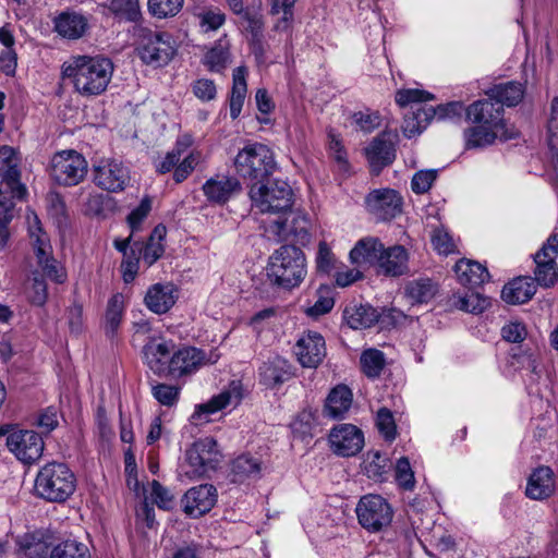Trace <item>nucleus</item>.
<instances>
[{"label": "nucleus", "mask_w": 558, "mask_h": 558, "mask_svg": "<svg viewBox=\"0 0 558 558\" xmlns=\"http://www.w3.org/2000/svg\"><path fill=\"white\" fill-rule=\"evenodd\" d=\"M241 385L238 381H232L228 390L222 391L218 396L213 397L208 402L196 407L193 417L201 416L202 414L215 413L227 405L233 403L236 405L241 401Z\"/></svg>", "instance_id": "obj_29"}, {"label": "nucleus", "mask_w": 558, "mask_h": 558, "mask_svg": "<svg viewBox=\"0 0 558 558\" xmlns=\"http://www.w3.org/2000/svg\"><path fill=\"white\" fill-rule=\"evenodd\" d=\"M54 28L62 37L77 39L86 33L88 28V21L82 14L64 12L56 19Z\"/></svg>", "instance_id": "obj_31"}, {"label": "nucleus", "mask_w": 558, "mask_h": 558, "mask_svg": "<svg viewBox=\"0 0 558 558\" xmlns=\"http://www.w3.org/2000/svg\"><path fill=\"white\" fill-rule=\"evenodd\" d=\"M378 265L385 275L401 276L408 269V253L401 245L384 248Z\"/></svg>", "instance_id": "obj_32"}, {"label": "nucleus", "mask_w": 558, "mask_h": 558, "mask_svg": "<svg viewBox=\"0 0 558 558\" xmlns=\"http://www.w3.org/2000/svg\"><path fill=\"white\" fill-rule=\"evenodd\" d=\"M536 264L535 280L542 287L549 288L558 280L556 262L534 260Z\"/></svg>", "instance_id": "obj_50"}, {"label": "nucleus", "mask_w": 558, "mask_h": 558, "mask_svg": "<svg viewBox=\"0 0 558 558\" xmlns=\"http://www.w3.org/2000/svg\"><path fill=\"white\" fill-rule=\"evenodd\" d=\"M35 424L40 429L43 434H49L58 426V411L53 407H48L44 411H41Z\"/></svg>", "instance_id": "obj_61"}, {"label": "nucleus", "mask_w": 558, "mask_h": 558, "mask_svg": "<svg viewBox=\"0 0 558 558\" xmlns=\"http://www.w3.org/2000/svg\"><path fill=\"white\" fill-rule=\"evenodd\" d=\"M183 3L184 0H148V9L154 16L165 19L177 15Z\"/></svg>", "instance_id": "obj_48"}, {"label": "nucleus", "mask_w": 558, "mask_h": 558, "mask_svg": "<svg viewBox=\"0 0 558 558\" xmlns=\"http://www.w3.org/2000/svg\"><path fill=\"white\" fill-rule=\"evenodd\" d=\"M352 404V392L344 386L335 387L326 399L324 412L333 420L342 418Z\"/></svg>", "instance_id": "obj_36"}, {"label": "nucleus", "mask_w": 558, "mask_h": 558, "mask_svg": "<svg viewBox=\"0 0 558 558\" xmlns=\"http://www.w3.org/2000/svg\"><path fill=\"white\" fill-rule=\"evenodd\" d=\"M454 305L466 313L481 314L490 305V301L478 292L468 291L457 299Z\"/></svg>", "instance_id": "obj_45"}, {"label": "nucleus", "mask_w": 558, "mask_h": 558, "mask_svg": "<svg viewBox=\"0 0 558 558\" xmlns=\"http://www.w3.org/2000/svg\"><path fill=\"white\" fill-rule=\"evenodd\" d=\"M216 502L217 489L210 484L192 487L182 498L183 511L192 518H199L209 512Z\"/></svg>", "instance_id": "obj_15"}, {"label": "nucleus", "mask_w": 558, "mask_h": 558, "mask_svg": "<svg viewBox=\"0 0 558 558\" xmlns=\"http://www.w3.org/2000/svg\"><path fill=\"white\" fill-rule=\"evenodd\" d=\"M295 354L302 366L317 367L326 355L323 336L315 331H308L296 342Z\"/></svg>", "instance_id": "obj_20"}, {"label": "nucleus", "mask_w": 558, "mask_h": 558, "mask_svg": "<svg viewBox=\"0 0 558 558\" xmlns=\"http://www.w3.org/2000/svg\"><path fill=\"white\" fill-rule=\"evenodd\" d=\"M106 7L113 14L124 16L129 21H136L140 15L137 0H108Z\"/></svg>", "instance_id": "obj_51"}, {"label": "nucleus", "mask_w": 558, "mask_h": 558, "mask_svg": "<svg viewBox=\"0 0 558 558\" xmlns=\"http://www.w3.org/2000/svg\"><path fill=\"white\" fill-rule=\"evenodd\" d=\"M434 99V95L421 89H400L396 93V102L400 107H420L422 102Z\"/></svg>", "instance_id": "obj_49"}, {"label": "nucleus", "mask_w": 558, "mask_h": 558, "mask_svg": "<svg viewBox=\"0 0 558 558\" xmlns=\"http://www.w3.org/2000/svg\"><path fill=\"white\" fill-rule=\"evenodd\" d=\"M7 446L19 460L33 463L41 457L45 444L38 433L20 429L8 435Z\"/></svg>", "instance_id": "obj_12"}, {"label": "nucleus", "mask_w": 558, "mask_h": 558, "mask_svg": "<svg viewBox=\"0 0 558 558\" xmlns=\"http://www.w3.org/2000/svg\"><path fill=\"white\" fill-rule=\"evenodd\" d=\"M0 172L2 173V182L12 195L22 199L26 195V187L21 183V172L19 170V157L16 150L8 145L0 146Z\"/></svg>", "instance_id": "obj_16"}, {"label": "nucleus", "mask_w": 558, "mask_h": 558, "mask_svg": "<svg viewBox=\"0 0 558 558\" xmlns=\"http://www.w3.org/2000/svg\"><path fill=\"white\" fill-rule=\"evenodd\" d=\"M554 489L553 471L548 466H539L530 475L525 494L531 499L542 500L549 497Z\"/></svg>", "instance_id": "obj_26"}, {"label": "nucleus", "mask_w": 558, "mask_h": 558, "mask_svg": "<svg viewBox=\"0 0 558 558\" xmlns=\"http://www.w3.org/2000/svg\"><path fill=\"white\" fill-rule=\"evenodd\" d=\"M260 381L270 388L282 385L292 377L291 365L281 356H274L259 368Z\"/></svg>", "instance_id": "obj_24"}, {"label": "nucleus", "mask_w": 558, "mask_h": 558, "mask_svg": "<svg viewBox=\"0 0 558 558\" xmlns=\"http://www.w3.org/2000/svg\"><path fill=\"white\" fill-rule=\"evenodd\" d=\"M17 558H49L52 543L38 534H26L19 539Z\"/></svg>", "instance_id": "obj_33"}, {"label": "nucleus", "mask_w": 558, "mask_h": 558, "mask_svg": "<svg viewBox=\"0 0 558 558\" xmlns=\"http://www.w3.org/2000/svg\"><path fill=\"white\" fill-rule=\"evenodd\" d=\"M94 171L96 185L112 193L123 191L130 180L128 169L117 160H102Z\"/></svg>", "instance_id": "obj_14"}, {"label": "nucleus", "mask_w": 558, "mask_h": 558, "mask_svg": "<svg viewBox=\"0 0 558 558\" xmlns=\"http://www.w3.org/2000/svg\"><path fill=\"white\" fill-rule=\"evenodd\" d=\"M558 257V234L553 233L543 244L541 250L534 255V260L554 263Z\"/></svg>", "instance_id": "obj_62"}, {"label": "nucleus", "mask_w": 558, "mask_h": 558, "mask_svg": "<svg viewBox=\"0 0 558 558\" xmlns=\"http://www.w3.org/2000/svg\"><path fill=\"white\" fill-rule=\"evenodd\" d=\"M335 305V300L332 296V291L328 286H322L317 290V300L315 303L310 306L305 313L311 317H318L324 315L332 310Z\"/></svg>", "instance_id": "obj_46"}, {"label": "nucleus", "mask_w": 558, "mask_h": 558, "mask_svg": "<svg viewBox=\"0 0 558 558\" xmlns=\"http://www.w3.org/2000/svg\"><path fill=\"white\" fill-rule=\"evenodd\" d=\"M486 95L504 108V106H517L523 99L524 92L520 83L507 82L494 85L486 92Z\"/></svg>", "instance_id": "obj_37"}, {"label": "nucleus", "mask_w": 558, "mask_h": 558, "mask_svg": "<svg viewBox=\"0 0 558 558\" xmlns=\"http://www.w3.org/2000/svg\"><path fill=\"white\" fill-rule=\"evenodd\" d=\"M174 344L171 341L150 340L143 348L147 366L159 376H168Z\"/></svg>", "instance_id": "obj_23"}, {"label": "nucleus", "mask_w": 558, "mask_h": 558, "mask_svg": "<svg viewBox=\"0 0 558 558\" xmlns=\"http://www.w3.org/2000/svg\"><path fill=\"white\" fill-rule=\"evenodd\" d=\"M262 460L251 453L236 457L231 463L232 482L241 483L247 478H259L262 475Z\"/></svg>", "instance_id": "obj_34"}, {"label": "nucleus", "mask_w": 558, "mask_h": 558, "mask_svg": "<svg viewBox=\"0 0 558 558\" xmlns=\"http://www.w3.org/2000/svg\"><path fill=\"white\" fill-rule=\"evenodd\" d=\"M50 174L58 184L77 185L87 174V161L75 150L57 153L51 160Z\"/></svg>", "instance_id": "obj_8"}, {"label": "nucleus", "mask_w": 558, "mask_h": 558, "mask_svg": "<svg viewBox=\"0 0 558 558\" xmlns=\"http://www.w3.org/2000/svg\"><path fill=\"white\" fill-rule=\"evenodd\" d=\"M438 292V286L429 278L409 281L404 287L405 296L411 304H423L432 301Z\"/></svg>", "instance_id": "obj_38"}, {"label": "nucleus", "mask_w": 558, "mask_h": 558, "mask_svg": "<svg viewBox=\"0 0 558 558\" xmlns=\"http://www.w3.org/2000/svg\"><path fill=\"white\" fill-rule=\"evenodd\" d=\"M113 70L108 58L78 56L63 65L62 73L82 96H98L107 89Z\"/></svg>", "instance_id": "obj_1"}, {"label": "nucleus", "mask_w": 558, "mask_h": 558, "mask_svg": "<svg viewBox=\"0 0 558 558\" xmlns=\"http://www.w3.org/2000/svg\"><path fill=\"white\" fill-rule=\"evenodd\" d=\"M229 57V51L221 44L213 47L205 56V63L210 71H220L226 66Z\"/></svg>", "instance_id": "obj_56"}, {"label": "nucleus", "mask_w": 558, "mask_h": 558, "mask_svg": "<svg viewBox=\"0 0 558 558\" xmlns=\"http://www.w3.org/2000/svg\"><path fill=\"white\" fill-rule=\"evenodd\" d=\"M166 234L167 228L159 223L154 228L150 236L148 238L142 253L143 259L148 266H151L162 256L165 247L161 242Z\"/></svg>", "instance_id": "obj_41"}, {"label": "nucleus", "mask_w": 558, "mask_h": 558, "mask_svg": "<svg viewBox=\"0 0 558 558\" xmlns=\"http://www.w3.org/2000/svg\"><path fill=\"white\" fill-rule=\"evenodd\" d=\"M361 468L368 478L375 482H384L390 469V461L379 451H369L366 453Z\"/></svg>", "instance_id": "obj_40"}, {"label": "nucleus", "mask_w": 558, "mask_h": 558, "mask_svg": "<svg viewBox=\"0 0 558 558\" xmlns=\"http://www.w3.org/2000/svg\"><path fill=\"white\" fill-rule=\"evenodd\" d=\"M335 256L325 241L319 242L316 267L319 272L329 274L335 268Z\"/></svg>", "instance_id": "obj_60"}, {"label": "nucleus", "mask_w": 558, "mask_h": 558, "mask_svg": "<svg viewBox=\"0 0 558 558\" xmlns=\"http://www.w3.org/2000/svg\"><path fill=\"white\" fill-rule=\"evenodd\" d=\"M365 153L371 171L375 175H378L385 167L391 165L396 159L395 145L386 132L375 137L365 148Z\"/></svg>", "instance_id": "obj_19"}, {"label": "nucleus", "mask_w": 558, "mask_h": 558, "mask_svg": "<svg viewBox=\"0 0 558 558\" xmlns=\"http://www.w3.org/2000/svg\"><path fill=\"white\" fill-rule=\"evenodd\" d=\"M536 292V286L531 277H518L508 282L501 291V299L512 305L529 302Z\"/></svg>", "instance_id": "obj_25"}, {"label": "nucleus", "mask_w": 558, "mask_h": 558, "mask_svg": "<svg viewBox=\"0 0 558 558\" xmlns=\"http://www.w3.org/2000/svg\"><path fill=\"white\" fill-rule=\"evenodd\" d=\"M217 447V441L211 437L196 440L185 452L190 466L186 474L196 478L207 476L209 472L215 471L221 458Z\"/></svg>", "instance_id": "obj_7"}, {"label": "nucleus", "mask_w": 558, "mask_h": 558, "mask_svg": "<svg viewBox=\"0 0 558 558\" xmlns=\"http://www.w3.org/2000/svg\"><path fill=\"white\" fill-rule=\"evenodd\" d=\"M137 50L142 61L155 68L168 64L175 52L169 35L151 32L143 35Z\"/></svg>", "instance_id": "obj_9"}, {"label": "nucleus", "mask_w": 558, "mask_h": 558, "mask_svg": "<svg viewBox=\"0 0 558 558\" xmlns=\"http://www.w3.org/2000/svg\"><path fill=\"white\" fill-rule=\"evenodd\" d=\"M548 146L553 153V161L558 165V97L550 104V117L548 119Z\"/></svg>", "instance_id": "obj_47"}, {"label": "nucleus", "mask_w": 558, "mask_h": 558, "mask_svg": "<svg viewBox=\"0 0 558 558\" xmlns=\"http://www.w3.org/2000/svg\"><path fill=\"white\" fill-rule=\"evenodd\" d=\"M361 367L368 378H377L381 374L386 361L385 354L377 349H367L361 355Z\"/></svg>", "instance_id": "obj_44"}, {"label": "nucleus", "mask_w": 558, "mask_h": 558, "mask_svg": "<svg viewBox=\"0 0 558 558\" xmlns=\"http://www.w3.org/2000/svg\"><path fill=\"white\" fill-rule=\"evenodd\" d=\"M437 178L436 170H426L416 172L411 182L412 191L416 194L426 193Z\"/></svg>", "instance_id": "obj_59"}, {"label": "nucleus", "mask_w": 558, "mask_h": 558, "mask_svg": "<svg viewBox=\"0 0 558 558\" xmlns=\"http://www.w3.org/2000/svg\"><path fill=\"white\" fill-rule=\"evenodd\" d=\"M209 361L203 350L185 347L172 353L168 376L181 377L196 372Z\"/></svg>", "instance_id": "obj_18"}, {"label": "nucleus", "mask_w": 558, "mask_h": 558, "mask_svg": "<svg viewBox=\"0 0 558 558\" xmlns=\"http://www.w3.org/2000/svg\"><path fill=\"white\" fill-rule=\"evenodd\" d=\"M376 425L386 440L391 441L396 438L395 418L391 411L387 408H381L377 412Z\"/></svg>", "instance_id": "obj_53"}, {"label": "nucleus", "mask_w": 558, "mask_h": 558, "mask_svg": "<svg viewBox=\"0 0 558 558\" xmlns=\"http://www.w3.org/2000/svg\"><path fill=\"white\" fill-rule=\"evenodd\" d=\"M150 496L160 509L170 510L173 506V495L156 480L151 482Z\"/></svg>", "instance_id": "obj_57"}, {"label": "nucleus", "mask_w": 558, "mask_h": 558, "mask_svg": "<svg viewBox=\"0 0 558 558\" xmlns=\"http://www.w3.org/2000/svg\"><path fill=\"white\" fill-rule=\"evenodd\" d=\"M193 94L202 101H210L215 99L217 89L214 81L208 78H199L193 83Z\"/></svg>", "instance_id": "obj_63"}, {"label": "nucleus", "mask_w": 558, "mask_h": 558, "mask_svg": "<svg viewBox=\"0 0 558 558\" xmlns=\"http://www.w3.org/2000/svg\"><path fill=\"white\" fill-rule=\"evenodd\" d=\"M292 219L282 218L271 220L268 222L266 231L275 236L277 241H287L290 235L295 236L299 240L307 238L308 221L305 216L301 214L289 213Z\"/></svg>", "instance_id": "obj_21"}, {"label": "nucleus", "mask_w": 558, "mask_h": 558, "mask_svg": "<svg viewBox=\"0 0 558 558\" xmlns=\"http://www.w3.org/2000/svg\"><path fill=\"white\" fill-rule=\"evenodd\" d=\"M343 317L350 328L365 329L378 322L379 314L368 304L351 303L344 307Z\"/></svg>", "instance_id": "obj_27"}, {"label": "nucleus", "mask_w": 558, "mask_h": 558, "mask_svg": "<svg viewBox=\"0 0 558 558\" xmlns=\"http://www.w3.org/2000/svg\"><path fill=\"white\" fill-rule=\"evenodd\" d=\"M34 488L47 501L63 502L75 492L76 477L65 463L49 462L37 473Z\"/></svg>", "instance_id": "obj_3"}, {"label": "nucleus", "mask_w": 558, "mask_h": 558, "mask_svg": "<svg viewBox=\"0 0 558 558\" xmlns=\"http://www.w3.org/2000/svg\"><path fill=\"white\" fill-rule=\"evenodd\" d=\"M202 190L208 202L223 205L241 193L242 184L235 177L217 174L208 179Z\"/></svg>", "instance_id": "obj_17"}, {"label": "nucleus", "mask_w": 558, "mask_h": 558, "mask_svg": "<svg viewBox=\"0 0 558 558\" xmlns=\"http://www.w3.org/2000/svg\"><path fill=\"white\" fill-rule=\"evenodd\" d=\"M201 161V154L197 151H191L186 157L179 161L178 166L174 169L173 179L177 183L183 182L191 172L195 169V167Z\"/></svg>", "instance_id": "obj_55"}, {"label": "nucleus", "mask_w": 558, "mask_h": 558, "mask_svg": "<svg viewBox=\"0 0 558 558\" xmlns=\"http://www.w3.org/2000/svg\"><path fill=\"white\" fill-rule=\"evenodd\" d=\"M466 120L472 124H482L498 130H509L504 120V108L489 97L474 101L465 109Z\"/></svg>", "instance_id": "obj_13"}, {"label": "nucleus", "mask_w": 558, "mask_h": 558, "mask_svg": "<svg viewBox=\"0 0 558 558\" xmlns=\"http://www.w3.org/2000/svg\"><path fill=\"white\" fill-rule=\"evenodd\" d=\"M430 241L434 250L439 254L448 255L454 252V242L444 227H437L433 230Z\"/></svg>", "instance_id": "obj_52"}, {"label": "nucleus", "mask_w": 558, "mask_h": 558, "mask_svg": "<svg viewBox=\"0 0 558 558\" xmlns=\"http://www.w3.org/2000/svg\"><path fill=\"white\" fill-rule=\"evenodd\" d=\"M359 523L368 532H380L390 525L393 511L390 505L379 495L363 496L355 509Z\"/></svg>", "instance_id": "obj_6"}, {"label": "nucleus", "mask_w": 558, "mask_h": 558, "mask_svg": "<svg viewBox=\"0 0 558 558\" xmlns=\"http://www.w3.org/2000/svg\"><path fill=\"white\" fill-rule=\"evenodd\" d=\"M368 213L377 221H390L402 213L401 195L392 189L372 191L365 198Z\"/></svg>", "instance_id": "obj_10"}, {"label": "nucleus", "mask_w": 558, "mask_h": 558, "mask_svg": "<svg viewBox=\"0 0 558 558\" xmlns=\"http://www.w3.org/2000/svg\"><path fill=\"white\" fill-rule=\"evenodd\" d=\"M384 244L378 238L361 239L350 252V259L353 264H378L384 254Z\"/></svg>", "instance_id": "obj_28"}, {"label": "nucleus", "mask_w": 558, "mask_h": 558, "mask_svg": "<svg viewBox=\"0 0 558 558\" xmlns=\"http://www.w3.org/2000/svg\"><path fill=\"white\" fill-rule=\"evenodd\" d=\"M146 306L156 314L167 313L175 303L171 286L154 284L145 295Z\"/></svg>", "instance_id": "obj_35"}, {"label": "nucleus", "mask_w": 558, "mask_h": 558, "mask_svg": "<svg viewBox=\"0 0 558 558\" xmlns=\"http://www.w3.org/2000/svg\"><path fill=\"white\" fill-rule=\"evenodd\" d=\"M49 558H92V556L85 544L68 539L53 545Z\"/></svg>", "instance_id": "obj_42"}, {"label": "nucleus", "mask_w": 558, "mask_h": 558, "mask_svg": "<svg viewBox=\"0 0 558 558\" xmlns=\"http://www.w3.org/2000/svg\"><path fill=\"white\" fill-rule=\"evenodd\" d=\"M151 210V201L145 197L141 201L140 205L133 209L128 216V222L132 231H136L143 220L148 216Z\"/></svg>", "instance_id": "obj_64"}, {"label": "nucleus", "mask_w": 558, "mask_h": 558, "mask_svg": "<svg viewBox=\"0 0 558 558\" xmlns=\"http://www.w3.org/2000/svg\"><path fill=\"white\" fill-rule=\"evenodd\" d=\"M253 206L260 213L286 216L291 213L293 205V191L281 180L253 183L248 192Z\"/></svg>", "instance_id": "obj_4"}, {"label": "nucleus", "mask_w": 558, "mask_h": 558, "mask_svg": "<svg viewBox=\"0 0 558 558\" xmlns=\"http://www.w3.org/2000/svg\"><path fill=\"white\" fill-rule=\"evenodd\" d=\"M329 442L335 454L354 457L364 447V434L353 424H339L330 430Z\"/></svg>", "instance_id": "obj_11"}, {"label": "nucleus", "mask_w": 558, "mask_h": 558, "mask_svg": "<svg viewBox=\"0 0 558 558\" xmlns=\"http://www.w3.org/2000/svg\"><path fill=\"white\" fill-rule=\"evenodd\" d=\"M465 147L468 149L485 147L495 142L496 138L509 141L518 137L519 132L515 129L498 130L482 124H474L464 130Z\"/></svg>", "instance_id": "obj_22"}, {"label": "nucleus", "mask_w": 558, "mask_h": 558, "mask_svg": "<svg viewBox=\"0 0 558 558\" xmlns=\"http://www.w3.org/2000/svg\"><path fill=\"white\" fill-rule=\"evenodd\" d=\"M396 480L399 485L405 489H412L414 486V474L411 470L410 461L405 457H402L397 461Z\"/></svg>", "instance_id": "obj_58"}, {"label": "nucleus", "mask_w": 558, "mask_h": 558, "mask_svg": "<svg viewBox=\"0 0 558 558\" xmlns=\"http://www.w3.org/2000/svg\"><path fill=\"white\" fill-rule=\"evenodd\" d=\"M457 279L462 286L474 288L484 283L489 278L487 269L480 263L460 259L454 265Z\"/></svg>", "instance_id": "obj_30"}, {"label": "nucleus", "mask_w": 558, "mask_h": 558, "mask_svg": "<svg viewBox=\"0 0 558 558\" xmlns=\"http://www.w3.org/2000/svg\"><path fill=\"white\" fill-rule=\"evenodd\" d=\"M151 392L162 405L172 407L179 399L180 388L167 384H158L153 387Z\"/></svg>", "instance_id": "obj_54"}, {"label": "nucleus", "mask_w": 558, "mask_h": 558, "mask_svg": "<svg viewBox=\"0 0 558 558\" xmlns=\"http://www.w3.org/2000/svg\"><path fill=\"white\" fill-rule=\"evenodd\" d=\"M123 313V296L121 294L112 295L108 301L105 316V331L108 337H113L118 330Z\"/></svg>", "instance_id": "obj_43"}, {"label": "nucleus", "mask_w": 558, "mask_h": 558, "mask_svg": "<svg viewBox=\"0 0 558 558\" xmlns=\"http://www.w3.org/2000/svg\"><path fill=\"white\" fill-rule=\"evenodd\" d=\"M266 271L271 286L290 290L306 275L305 255L294 245H282L269 257Z\"/></svg>", "instance_id": "obj_2"}, {"label": "nucleus", "mask_w": 558, "mask_h": 558, "mask_svg": "<svg viewBox=\"0 0 558 558\" xmlns=\"http://www.w3.org/2000/svg\"><path fill=\"white\" fill-rule=\"evenodd\" d=\"M246 73L247 70L245 66H238L233 71V84L230 97V117L233 120L240 116L246 96Z\"/></svg>", "instance_id": "obj_39"}, {"label": "nucleus", "mask_w": 558, "mask_h": 558, "mask_svg": "<svg viewBox=\"0 0 558 558\" xmlns=\"http://www.w3.org/2000/svg\"><path fill=\"white\" fill-rule=\"evenodd\" d=\"M234 167L236 173L243 179L260 183L272 174L276 161L268 146L262 143H250L236 154Z\"/></svg>", "instance_id": "obj_5"}]
</instances>
